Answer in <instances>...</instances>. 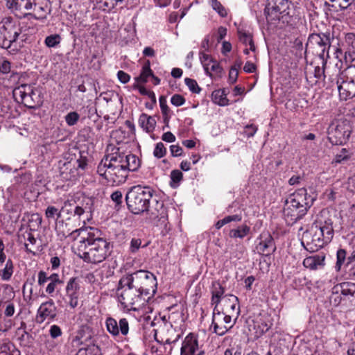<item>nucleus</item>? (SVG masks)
<instances>
[{"instance_id":"24","label":"nucleus","mask_w":355,"mask_h":355,"mask_svg":"<svg viewBox=\"0 0 355 355\" xmlns=\"http://www.w3.org/2000/svg\"><path fill=\"white\" fill-rule=\"evenodd\" d=\"M325 265V255L318 254L306 257L303 261V266L310 270H318Z\"/></svg>"},{"instance_id":"51","label":"nucleus","mask_w":355,"mask_h":355,"mask_svg":"<svg viewBox=\"0 0 355 355\" xmlns=\"http://www.w3.org/2000/svg\"><path fill=\"white\" fill-rule=\"evenodd\" d=\"M142 241L140 239L133 238L132 239L130 244V252L132 254L136 253L141 247L145 248L147 246V244L141 245Z\"/></svg>"},{"instance_id":"54","label":"nucleus","mask_w":355,"mask_h":355,"mask_svg":"<svg viewBox=\"0 0 355 355\" xmlns=\"http://www.w3.org/2000/svg\"><path fill=\"white\" fill-rule=\"evenodd\" d=\"M27 85L24 84V107H27L28 108H34L37 106L35 102H31V96L29 94H27L26 92V88Z\"/></svg>"},{"instance_id":"28","label":"nucleus","mask_w":355,"mask_h":355,"mask_svg":"<svg viewBox=\"0 0 355 355\" xmlns=\"http://www.w3.org/2000/svg\"><path fill=\"white\" fill-rule=\"evenodd\" d=\"M225 89H216L211 94V100L214 103L219 106H227L230 104Z\"/></svg>"},{"instance_id":"48","label":"nucleus","mask_w":355,"mask_h":355,"mask_svg":"<svg viewBox=\"0 0 355 355\" xmlns=\"http://www.w3.org/2000/svg\"><path fill=\"white\" fill-rule=\"evenodd\" d=\"M324 67L322 64V67L316 66L314 68L313 77L315 78L314 83L316 84L319 80H324Z\"/></svg>"},{"instance_id":"1","label":"nucleus","mask_w":355,"mask_h":355,"mask_svg":"<svg viewBox=\"0 0 355 355\" xmlns=\"http://www.w3.org/2000/svg\"><path fill=\"white\" fill-rule=\"evenodd\" d=\"M141 166L139 158L121 146L108 145L107 153L97 166L98 174L112 185L123 184L129 172L137 171Z\"/></svg>"},{"instance_id":"59","label":"nucleus","mask_w":355,"mask_h":355,"mask_svg":"<svg viewBox=\"0 0 355 355\" xmlns=\"http://www.w3.org/2000/svg\"><path fill=\"white\" fill-rule=\"evenodd\" d=\"M111 199L114 201L116 205H119L122 203L123 194L121 191H115L111 194Z\"/></svg>"},{"instance_id":"20","label":"nucleus","mask_w":355,"mask_h":355,"mask_svg":"<svg viewBox=\"0 0 355 355\" xmlns=\"http://www.w3.org/2000/svg\"><path fill=\"white\" fill-rule=\"evenodd\" d=\"M220 312L231 315L232 318L234 317L236 320L240 313L238 297L234 295H225L223 298V307Z\"/></svg>"},{"instance_id":"2","label":"nucleus","mask_w":355,"mask_h":355,"mask_svg":"<svg viewBox=\"0 0 355 355\" xmlns=\"http://www.w3.org/2000/svg\"><path fill=\"white\" fill-rule=\"evenodd\" d=\"M155 191L140 184L132 187L125 196L128 209L134 214L146 212L157 227L168 230V211L162 200L153 198Z\"/></svg>"},{"instance_id":"53","label":"nucleus","mask_w":355,"mask_h":355,"mask_svg":"<svg viewBox=\"0 0 355 355\" xmlns=\"http://www.w3.org/2000/svg\"><path fill=\"white\" fill-rule=\"evenodd\" d=\"M49 334L51 338L56 339L62 336L63 333L60 327L57 324H53L49 328Z\"/></svg>"},{"instance_id":"41","label":"nucleus","mask_w":355,"mask_h":355,"mask_svg":"<svg viewBox=\"0 0 355 355\" xmlns=\"http://www.w3.org/2000/svg\"><path fill=\"white\" fill-rule=\"evenodd\" d=\"M347 252L344 249H339L336 253V263L335 268L336 271H340L342 266L346 261Z\"/></svg>"},{"instance_id":"15","label":"nucleus","mask_w":355,"mask_h":355,"mask_svg":"<svg viewBox=\"0 0 355 355\" xmlns=\"http://www.w3.org/2000/svg\"><path fill=\"white\" fill-rule=\"evenodd\" d=\"M48 281H49V283L46 287L45 291L51 297H55L63 286L64 281L58 273H52L48 276L46 272L40 270L38 273L37 282L39 286H44Z\"/></svg>"},{"instance_id":"33","label":"nucleus","mask_w":355,"mask_h":355,"mask_svg":"<svg viewBox=\"0 0 355 355\" xmlns=\"http://www.w3.org/2000/svg\"><path fill=\"white\" fill-rule=\"evenodd\" d=\"M27 229L31 232H35L40 226L42 218L38 214H28Z\"/></svg>"},{"instance_id":"22","label":"nucleus","mask_w":355,"mask_h":355,"mask_svg":"<svg viewBox=\"0 0 355 355\" xmlns=\"http://www.w3.org/2000/svg\"><path fill=\"white\" fill-rule=\"evenodd\" d=\"M257 250L259 253L264 256H268L273 253L276 247L272 236L268 233L261 234L260 241L257 245Z\"/></svg>"},{"instance_id":"63","label":"nucleus","mask_w":355,"mask_h":355,"mask_svg":"<svg viewBox=\"0 0 355 355\" xmlns=\"http://www.w3.org/2000/svg\"><path fill=\"white\" fill-rule=\"evenodd\" d=\"M239 76V71L234 69H230L229 72L228 82L230 84H234L236 82Z\"/></svg>"},{"instance_id":"38","label":"nucleus","mask_w":355,"mask_h":355,"mask_svg":"<svg viewBox=\"0 0 355 355\" xmlns=\"http://www.w3.org/2000/svg\"><path fill=\"white\" fill-rule=\"evenodd\" d=\"M209 5L220 17H226L227 16V10L218 0H210Z\"/></svg>"},{"instance_id":"49","label":"nucleus","mask_w":355,"mask_h":355,"mask_svg":"<svg viewBox=\"0 0 355 355\" xmlns=\"http://www.w3.org/2000/svg\"><path fill=\"white\" fill-rule=\"evenodd\" d=\"M26 275L27 276V278H26V282L24 284V295L25 294V289L28 285L30 286V288H29L30 294L32 295L33 285L35 282V272H27L26 274Z\"/></svg>"},{"instance_id":"6","label":"nucleus","mask_w":355,"mask_h":355,"mask_svg":"<svg viewBox=\"0 0 355 355\" xmlns=\"http://www.w3.org/2000/svg\"><path fill=\"white\" fill-rule=\"evenodd\" d=\"M263 13L270 24L276 26L280 21L289 24L293 21L295 10L289 0H266Z\"/></svg>"},{"instance_id":"50","label":"nucleus","mask_w":355,"mask_h":355,"mask_svg":"<svg viewBox=\"0 0 355 355\" xmlns=\"http://www.w3.org/2000/svg\"><path fill=\"white\" fill-rule=\"evenodd\" d=\"M330 302L335 306H337L340 304L347 305L346 301L343 300V297L340 294L334 293V286L332 288V294L330 297Z\"/></svg>"},{"instance_id":"57","label":"nucleus","mask_w":355,"mask_h":355,"mask_svg":"<svg viewBox=\"0 0 355 355\" xmlns=\"http://www.w3.org/2000/svg\"><path fill=\"white\" fill-rule=\"evenodd\" d=\"M257 130L258 128L254 124L247 125L244 128V134L248 137H252L256 134Z\"/></svg>"},{"instance_id":"16","label":"nucleus","mask_w":355,"mask_h":355,"mask_svg":"<svg viewBox=\"0 0 355 355\" xmlns=\"http://www.w3.org/2000/svg\"><path fill=\"white\" fill-rule=\"evenodd\" d=\"M55 232L60 241L69 238L71 241H76L78 238L80 240L83 236V233L86 232V227L73 229L69 223L65 222L63 219L55 222Z\"/></svg>"},{"instance_id":"5","label":"nucleus","mask_w":355,"mask_h":355,"mask_svg":"<svg viewBox=\"0 0 355 355\" xmlns=\"http://www.w3.org/2000/svg\"><path fill=\"white\" fill-rule=\"evenodd\" d=\"M314 200V198L304 187L291 194L286 200L283 210L287 224L293 225L302 218L313 205Z\"/></svg>"},{"instance_id":"36","label":"nucleus","mask_w":355,"mask_h":355,"mask_svg":"<svg viewBox=\"0 0 355 355\" xmlns=\"http://www.w3.org/2000/svg\"><path fill=\"white\" fill-rule=\"evenodd\" d=\"M242 220L241 214H234L227 216L221 220H218L215 224V227L217 230H220L225 225L228 224L232 221L240 222Z\"/></svg>"},{"instance_id":"10","label":"nucleus","mask_w":355,"mask_h":355,"mask_svg":"<svg viewBox=\"0 0 355 355\" xmlns=\"http://www.w3.org/2000/svg\"><path fill=\"white\" fill-rule=\"evenodd\" d=\"M335 80L340 100L347 101L355 96V65L347 67Z\"/></svg>"},{"instance_id":"27","label":"nucleus","mask_w":355,"mask_h":355,"mask_svg":"<svg viewBox=\"0 0 355 355\" xmlns=\"http://www.w3.org/2000/svg\"><path fill=\"white\" fill-rule=\"evenodd\" d=\"M169 313L168 319L171 325L172 324H181L184 322V314L181 308L178 307V305H173L168 309Z\"/></svg>"},{"instance_id":"37","label":"nucleus","mask_w":355,"mask_h":355,"mask_svg":"<svg viewBox=\"0 0 355 355\" xmlns=\"http://www.w3.org/2000/svg\"><path fill=\"white\" fill-rule=\"evenodd\" d=\"M170 178V186L175 189L180 185V182L182 180L183 174L180 170L175 169L171 172Z\"/></svg>"},{"instance_id":"52","label":"nucleus","mask_w":355,"mask_h":355,"mask_svg":"<svg viewBox=\"0 0 355 355\" xmlns=\"http://www.w3.org/2000/svg\"><path fill=\"white\" fill-rule=\"evenodd\" d=\"M13 348L15 347L12 343L7 340L3 341L0 345V355H8Z\"/></svg>"},{"instance_id":"7","label":"nucleus","mask_w":355,"mask_h":355,"mask_svg":"<svg viewBox=\"0 0 355 355\" xmlns=\"http://www.w3.org/2000/svg\"><path fill=\"white\" fill-rule=\"evenodd\" d=\"M116 295L122 308L128 311H137L140 306L148 302L137 288L127 282V278L124 276L119 281Z\"/></svg>"},{"instance_id":"21","label":"nucleus","mask_w":355,"mask_h":355,"mask_svg":"<svg viewBox=\"0 0 355 355\" xmlns=\"http://www.w3.org/2000/svg\"><path fill=\"white\" fill-rule=\"evenodd\" d=\"M334 293L340 294L343 300L346 302H352L355 301V283L351 282H344L337 284L334 286Z\"/></svg>"},{"instance_id":"56","label":"nucleus","mask_w":355,"mask_h":355,"mask_svg":"<svg viewBox=\"0 0 355 355\" xmlns=\"http://www.w3.org/2000/svg\"><path fill=\"white\" fill-rule=\"evenodd\" d=\"M186 102L185 98L180 94H174L171 98V103L172 105L179 107L184 105Z\"/></svg>"},{"instance_id":"32","label":"nucleus","mask_w":355,"mask_h":355,"mask_svg":"<svg viewBox=\"0 0 355 355\" xmlns=\"http://www.w3.org/2000/svg\"><path fill=\"white\" fill-rule=\"evenodd\" d=\"M92 205V201L90 198H85L83 202L82 205H76L75 203V208L73 210V216H77L78 218L79 219L82 215L86 211H91V206Z\"/></svg>"},{"instance_id":"42","label":"nucleus","mask_w":355,"mask_h":355,"mask_svg":"<svg viewBox=\"0 0 355 355\" xmlns=\"http://www.w3.org/2000/svg\"><path fill=\"white\" fill-rule=\"evenodd\" d=\"M351 154L347 148H342L340 153L336 155L334 162L336 164H340L343 162H346L350 159Z\"/></svg>"},{"instance_id":"44","label":"nucleus","mask_w":355,"mask_h":355,"mask_svg":"<svg viewBox=\"0 0 355 355\" xmlns=\"http://www.w3.org/2000/svg\"><path fill=\"white\" fill-rule=\"evenodd\" d=\"M185 85L188 87L189 90L193 94H200L202 89L199 87L197 81L190 78H185Z\"/></svg>"},{"instance_id":"64","label":"nucleus","mask_w":355,"mask_h":355,"mask_svg":"<svg viewBox=\"0 0 355 355\" xmlns=\"http://www.w3.org/2000/svg\"><path fill=\"white\" fill-rule=\"evenodd\" d=\"M162 139L164 141L172 143L175 141L176 137L171 132H166L162 135Z\"/></svg>"},{"instance_id":"31","label":"nucleus","mask_w":355,"mask_h":355,"mask_svg":"<svg viewBox=\"0 0 355 355\" xmlns=\"http://www.w3.org/2000/svg\"><path fill=\"white\" fill-rule=\"evenodd\" d=\"M153 73H154L150 68V62L147 60L142 66L140 75L135 78V82L146 83L148 81V78L149 77H152Z\"/></svg>"},{"instance_id":"25","label":"nucleus","mask_w":355,"mask_h":355,"mask_svg":"<svg viewBox=\"0 0 355 355\" xmlns=\"http://www.w3.org/2000/svg\"><path fill=\"white\" fill-rule=\"evenodd\" d=\"M156 120L154 116L142 113L139 118V126L146 132H153L156 126Z\"/></svg>"},{"instance_id":"18","label":"nucleus","mask_w":355,"mask_h":355,"mask_svg":"<svg viewBox=\"0 0 355 355\" xmlns=\"http://www.w3.org/2000/svg\"><path fill=\"white\" fill-rule=\"evenodd\" d=\"M337 58L344 55L346 62H352L355 60V34L348 33L345 37V43L342 47H334Z\"/></svg>"},{"instance_id":"4","label":"nucleus","mask_w":355,"mask_h":355,"mask_svg":"<svg viewBox=\"0 0 355 355\" xmlns=\"http://www.w3.org/2000/svg\"><path fill=\"white\" fill-rule=\"evenodd\" d=\"M334 235L333 220L321 213L302 235V245L310 252H317L331 242Z\"/></svg>"},{"instance_id":"60","label":"nucleus","mask_w":355,"mask_h":355,"mask_svg":"<svg viewBox=\"0 0 355 355\" xmlns=\"http://www.w3.org/2000/svg\"><path fill=\"white\" fill-rule=\"evenodd\" d=\"M171 154L173 157H179L182 155L183 149L179 145L170 146Z\"/></svg>"},{"instance_id":"26","label":"nucleus","mask_w":355,"mask_h":355,"mask_svg":"<svg viewBox=\"0 0 355 355\" xmlns=\"http://www.w3.org/2000/svg\"><path fill=\"white\" fill-rule=\"evenodd\" d=\"M251 227L247 224L238 225L236 228L229 230L228 236L234 239H243L250 234Z\"/></svg>"},{"instance_id":"40","label":"nucleus","mask_w":355,"mask_h":355,"mask_svg":"<svg viewBox=\"0 0 355 355\" xmlns=\"http://www.w3.org/2000/svg\"><path fill=\"white\" fill-rule=\"evenodd\" d=\"M45 216L48 220H54L55 222L60 220L61 216V209L56 208L54 206H49L45 211Z\"/></svg>"},{"instance_id":"55","label":"nucleus","mask_w":355,"mask_h":355,"mask_svg":"<svg viewBox=\"0 0 355 355\" xmlns=\"http://www.w3.org/2000/svg\"><path fill=\"white\" fill-rule=\"evenodd\" d=\"M74 208H75V202L71 203L69 200H67L64 202V205L61 208V214L65 213L67 215H73V216Z\"/></svg>"},{"instance_id":"58","label":"nucleus","mask_w":355,"mask_h":355,"mask_svg":"<svg viewBox=\"0 0 355 355\" xmlns=\"http://www.w3.org/2000/svg\"><path fill=\"white\" fill-rule=\"evenodd\" d=\"M10 71V63L4 58H0V72L8 73Z\"/></svg>"},{"instance_id":"23","label":"nucleus","mask_w":355,"mask_h":355,"mask_svg":"<svg viewBox=\"0 0 355 355\" xmlns=\"http://www.w3.org/2000/svg\"><path fill=\"white\" fill-rule=\"evenodd\" d=\"M211 293V305H214V311H218V306L221 301L223 302V298L225 297V288L221 285L219 281L213 282Z\"/></svg>"},{"instance_id":"43","label":"nucleus","mask_w":355,"mask_h":355,"mask_svg":"<svg viewBox=\"0 0 355 355\" xmlns=\"http://www.w3.org/2000/svg\"><path fill=\"white\" fill-rule=\"evenodd\" d=\"M61 42V37L58 34H53L47 36L45 38L44 44L49 48L55 47Z\"/></svg>"},{"instance_id":"46","label":"nucleus","mask_w":355,"mask_h":355,"mask_svg":"<svg viewBox=\"0 0 355 355\" xmlns=\"http://www.w3.org/2000/svg\"><path fill=\"white\" fill-rule=\"evenodd\" d=\"M166 148L162 142L160 141L156 144L153 150V155L156 158L160 159L164 157L166 155Z\"/></svg>"},{"instance_id":"45","label":"nucleus","mask_w":355,"mask_h":355,"mask_svg":"<svg viewBox=\"0 0 355 355\" xmlns=\"http://www.w3.org/2000/svg\"><path fill=\"white\" fill-rule=\"evenodd\" d=\"M64 119L69 126H73L78 122L80 114L75 111L70 112L64 116Z\"/></svg>"},{"instance_id":"12","label":"nucleus","mask_w":355,"mask_h":355,"mask_svg":"<svg viewBox=\"0 0 355 355\" xmlns=\"http://www.w3.org/2000/svg\"><path fill=\"white\" fill-rule=\"evenodd\" d=\"M20 22L17 26L10 25L8 27L3 26L0 28V46L9 49V52L15 53L17 51L15 44L16 40L21 33Z\"/></svg>"},{"instance_id":"34","label":"nucleus","mask_w":355,"mask_h":355,"mask_svg":"<svg viewBox=\"0 0 355 355\" xmlns=\"http://www.w3.org/2000/svg\"><path fill=\"white\" fill-rule=\"evenodd\" d=\"M80 284L78 278H70L66 286L67 296H73V295L78 294Z\"/></svg>"},{"instance_id":"19","label":"nucleus","mask_w":355,"mask_h":355,"mask_svg":"<svg viewBox=\"0 0 355 355\" xmlns=\"http://www.w3.org/2000/svg\"><path fill=\"white\" fill-rule=\"evenodd\" d=\"M57 307L53 300L43 302L37 310V322H43L45 320H53L57 316Z\"/></svg>"},{"instance_id":"3","label":"nucleus","mask_w":355,"mask_h":355,"mask_svg":"<svg viewBox=\"0 0 355 355\" xmlns=\"http://www.w3.org/2000/svg\"><path fill=\"white\" fill-rule=\"evenodd\" d=\"M102 236L103 233L100 230L92 227H86V232L83 233L77 246V254L85 262L99 263L110 255V243Z\"/></svg>"},{"instance_id":"62","label":"nucleus","mask_w":355,"mask_h":355,"mask_svg":"<svg viewBox=\"0 0 355 355\" xmlns=\"http://www.w3.org/2000/svg\"><path fill=\"white\" fill-rule=\"evenodd\" d=\"M223 71V68L220 67V64L214 60L211 64L209 65V71L211 73L214 72L216 74H220Z\"/></svg>"},{"instance_id":"30","label":"nucleus","mask_w":355,"mask_h":355,"mask_svg":"<svg viewBox=\"0 0 355 355\" xmlns=\"http://www.w3.org/2000/svg\"><path fill=\"white\" fill-rule=\"evenodd\" d=\"M27 241L28 243H24L26 252L35 255L40 250V245L33 232L27 233Z\"/></svg>"},{"instance_id":"39","label":"nucleus","mask_w":355,"mask_h":355,"mask_svg":"<svg viewBox=\"0 0 355 355\" xmlns=\"http://www.w3.org/2000/svg\"><path fill=\"white\" fill-rule=\"evenodd\" d=\"M200 60L204 67L205 73L209 77H212V73L209 71V65L214 61L211 56L205 53H200Z\"/></svg>"},{"instance_id":"47","label":"nucleus","mask_w":355,"mask_h":355,"mask_svg":"<svg viewBox=\"0 0 355 355\" xmlns=\"http://www.w3.org/2000/svg\"><path fill=\"white\" fill-rule=\"evenodd\" d=\"M6 7L8 10H11L16 15L21 10V4L19 0H5Z\"/></svg>"},{"instance_id":"14","label":"nucleus","mask_w":355,"mask_h":355,"mask_svg":"<svg viewBox=\"0 0 355 355\" xmlns=\"http://www.w3.org/2000/svg\"><path fill=\"white\" fill-rule=\"evenodd\" d=\"M235 322V319L232 321L231 315L220 312L218 309V311L213 310L211 328L216 335L220 336L225 335L234 327Z\"/></svg>"},{"instance_id":"17","label":"nucleus","mask_w":355,"mask_h":355,"mask_svg":"<svg viewBox=\"0 0 355 355\" xmlns=\"http://www.w3.org/2000/svg\"><path fill=\"white\" fill-rule=\"evenodd\" d=\"M202 346L199 345L198 336L189 333L182 343L180 355H205Z\"/></svg>"},{"instance_id":"35","label":"nucleus","mask_w":355,"mask_h":355,"mask_svg":"<svg viewBox=\"0 0 355 355\" xmlns=\"http://www.w3.org/2000/svg\"><path fill=\"white\" fill-rule=\"evenodd\" d=\"M159 106L164 118V122L168 123L170 119V108L167 105L166 98L164 96H160L159 98Z\"/></svg>"},{"instance_id":"9","label":"nucleus","mask_w":355,"mask_h":355,"mask_svg":"<svg viewBox=\"0 0 355 355\" xmlns=\"http://www.w3.org/2000/svg\"><path fill=\"white\" fill-rule=\"evenodd\" d=\"M123 276L127 278V282L137 288L148 301L156 293L157 280L156 276L151 272L139 270Z\"/></svg>"},{"instance_id":"13","label":"nucleus","mask_w":355,"mask_h":355,"mask_svg":"<svg viewBox=\"0 0 355 355\" xmlns=\"http://www.w3.org/2000/svg\"><path fill=\"white\" fill-rule=\"evenodd\" d=\"M105 324L107 331L114 339L124 338L127 340V336L130 331L129 322L125 318H116L109 315L105 318Z\"/></svg>"},{"instance_id":"29","label":"nucleus","mask_w":355,"mask_h":355,"mask_svg":"<svg viewBox=\"0 0 355 355\" xmlns=\"http://www.w3.org/2000/svg\"><path fill=\"white\" fill-rule=\"evenodd\" d=\"M237 34L239 41L244 45L250 46V49L252 51H255L256 47L253 41L252 35L243 28H239L237 30Z\"/></svg>"},{"instance_id":"61","label":"nucleus","mask_w":355,"mask_h":355,"mask_svg":"<svg viewBox=\"0 0 355 355\" xmlns=\"http://www.w3.org/2000/svg\"><path fill=\"white\" fill-rule=\"evenodd\" d=\"M117 77L119 81L123 84L128 83L130 79V76L122 70L117 72Z\"/></svg>"},{"instance_id":"11","label":"nucleus","mask_w":355,"mask_h":355,"mask_svg":"<svg viewBox=\"0 0 355 355\" xmlns=\"http://www.w3.org/2000/svg\"><path fill=\"white\" fill-rule=\"evenodd\" d=\"M328 140L333 145H343L349 140L352 126L347 120H339L331 123L328 128Z\"/></svg>"},{"instance_id":"8","label":"nucleus","mask_w":355,"mask_h":355,"mask_svg":"<svg viewBox=\"0 0 355 355\" xmlns=\"http://www.w3.org/2000/svg\"><path fill=\"white\" fill-rule=\"evenodd\" d=\"M334 36L329 31L324 33H311L309 35L304 53H311L321 60L323 66L327 64L329 58V51L331 47Z\"/></svg>"}]
</instances>
